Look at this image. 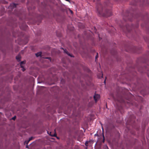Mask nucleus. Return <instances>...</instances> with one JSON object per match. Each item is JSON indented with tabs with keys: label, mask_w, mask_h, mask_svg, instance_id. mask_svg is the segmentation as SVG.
Listing matches in <instances>:
<instances>
[{
	"label": "nucleus",
	"mask_w": 149,
	"mask_h": 149,
	"mask_svg": "<svg viewBox=\"0 0 149 149\" xmlns=\"http://www.w3.org/2000/svg\"><path fill=\"white\" fill-rule=\"evenodd\" d=\"M47 132L48 134H49L50 135L52 136H55L56 135L55 133H54V134H52V133L51 132H50L49 133L47 131Z\"/></svg>",
	"instance_id": "obj_2"
},
{
	"label": "nucleus",
	"mask_w": 149,
	"mask_h": 149,
	"mask_svg": "<svg viewBox=\"0 0 149 149\" xmlns=\"http://www.w3.org/2000/svg\"><path fill=\"white\" fill-rule=\"evenodd\" d=\"M97 57H98V56H96V57H95V58H97Z\"/></svg>",
	"instance_id": "obj_13"
},
{
	"label": "nucleus",
	"mask_w": 149,
	"mask_h": 149,
	"mask_svg": "<svg viewBox=\"0 0 149 149\" xmlns=\"http://www.w3.org/2000/svg\"><path fill=\"white\" fill-rule=\"evenodd\" d=\"M15 6V4L13 3V4H12L11 5V6Z\"/></svg>",
	"instance_id": "obj_9"
},
{
	"label": "nucleus",
	"mask_w": 149,
	"mask_h": 149,
	"mask_svg": "<svg viewBox=\"0 0 149 149\" xmlns=\"http://www.w3.org/2000/svg\"><path fill=\"white\" fill-rule=\"evenodd\" d=\"M41 54V52H39L37 53L36 54V56L37 57H38L39 56H40Z\"/></svg>",
	"instance_id": "obj_4"
},
{
	"label": "nucleus",
	"mask_w": 149,
	"mask_h": 149,
	"mask_svg": "<svg viewBox=\"0 0 149 149\" xmlns=\"http://www.w3.org/2000/svg\"><path fill=\"white\" fill-rule=\"evenodd\" d=\"M16 117L15 116H14L12 118V119L13 120H15V119L16 118Z\"/></svg>",
	"instance_id": "obj_10"
},
{
	"label": "nucleus",
	"mask_w": 149,
	"mask_h": 149,
	"mask_svg": "<svg viewBox=\"0 0 149 149\" xmlns=\"http://www.w3.org/2000/svg\"><path fill=\"white\" fill-rule=\"evenodd\" d=\"M64 52L65 53L67 54L68 55L70 56H72L70 55V54H68V52L66 50H64Z\"/></svg>",
	"instance_id": "obj_5"
},
{
	"label": "nucleus",
	"mask_w": 149,
	"mask_h": 149,
	"mask_svg": "<svg viewBox=\"0 0 149 149\" xmlns=\"http://www.w3.org/2000/svg\"><path fill=\"white\" fill-rule=\"evenodd\" d=\"M21 58V56L20 55H18L16 57V59L18 61H20V59Z\"/></svg>",
	"instance_id": "obj_3"
},
{
	"label": "nucleus",
	"mask_w": 149,
	"mask_h": 149,
	"mask_svg": "<svg viewBox=\"0 0 149 149\" xmlns=\"http://www.w3.org/2000/svg\"><path fill=\"white\" fill-rule=\"evenodd\" d=\"M31 139H32V137H31V138H29V141L27 142V143L29 142V141H30V140H31Z\"/></svg>",
	"instance_id": "obj_12"
},
{
	"label": "nucleus",
	"mask_w": 149,
	"mask_h": 149,
	"mask_svg": "<svg viewBox=\"0 0 149 149\" xmlns=\"http://www.w3.org/2000/svg\"><path fill=\"white\" fill-rule=\"evenodd\" d=\"M87 144H88V142L87 141L85 143V145L86 146H87Z\"/></svg>",
	"instance_id": "obj_11"
},
{
	"label": "nucleus",
	"mask_w": 149,
	"mask_h": 149,
	"mask_svg": "<svg viewBox=\"0 0 149 149\" xmlns=\"http://www.w3.org/2000/svg\"><path fill=\"white\" fill-rule=\"evenodd\" d=\"M102 130L103 131V127H102Z\"/></svg>",
	"instance_id": "obj_15"
},
{
	"label": "nucleus",
	"mask_w": 149,
	"mask_h": 149,
	"mask_svg": "<svg viewBox=\"0 0 149 149\" xmlns=\"http://www.w3.org/2000/svg\"><path fill=\"white\" fill-rule=\"evenodd\" d=\"M105 82H106V80H105L104 81V83H105Z\"/></svg>",
	"instance_id": "obj_14"
},
{
	"label": "nucleus",
	"mask_w": 149,
	"mask_h": 149,
	"mask_svg": "<svg viewBox=\"0 0 149 149\" xmlns=\"http://www.w3.org/2000/svg\"><path fill=\"white\" fill-rule=\"evenodd\" d=\"M98 77L99 78H100V77H102V74L101 73H100V76H98Z\"/></svg>",
	"instance_id": "obj_8"
},
{
	"label": "nucleus",
	"mask_w": 149,
	"mask_h": 149,
	"mask_svg": "<svg viewBox=\"0 0 149 149\" xmlns=\"http://www.w3.org/2000/svg\"><path fill=\"white\" fill-rule=\"evenodd\" d=\"M21 67L22 68V70L24 71L25 70V69L24 68L22 65H21Z\"/></svg>",
	"instance_id": "obj_6"
},
{
	"label": "nucleus",
	"mask_w": 149,
	"mask_h": 149,
	"mask_svg": "<svg viewBox=\"0 0 149 149\" xmlns=\"http://www.w3.org/2000/svg\"><path fill=\"white\" fill-rule=\"evenodd\" d=\"M94 100L96 102H97L100 98V95L98 94H95L94 96Z\"/></svg>",
	"instance_id": "obj_1"
},
{
	"label": "nucleus",
	"mask_w": 149,
	"mask_h": 149,
	"mask_svg": "<svg viewBox=\"0 0 149 149\" xmlns=\"http://www.w3.org/2000/svg\"><path fill=\"white\" fill-rule=\"evenodd\" d=\"M71 13H72V11H71Z\"/></svg>",
	"instance_id": "obj_16"
},
{
	"label": "nucleus",
	"mask_w": 149,
	"mask_h": 149,
	"mask_svg": "<svg viewBox=\"0 0 149 149\" xmlns=\"http://www.w3.org/2000/svg\"><path fill=\"white\" fill-rule=\"evenodd\" d=\"M25 63V61H22L21 62V65H22V64H24Z\"/></svg>",
	"instance_id": "obj_7"
}]
</instances>
